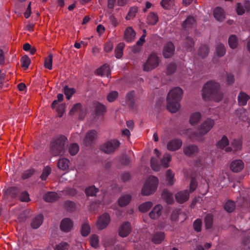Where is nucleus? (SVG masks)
Returning a JSON list of instances; mask_svg holds the SVG:
<instances>
[{"instance_id":"obj_5","label":"nucleus","mask_w":250,"mask_h":250,"mask_svg":"<svg viewBox=\"0 0 250 250\" xmlns=\"http://www.w3.org/2000/svg\"><path fill=\"white\" fill-rule=\"evenodd\" d=\"M160 62V60L158 54L152 52L149 54L146 61L143 63V70L145 71H150L159 66Z\"/></svg>"},{"instance_id":"obj_20","label":"nucleus","mask_w":250,"mask_h":250,"mask_svg":"<svg viewBox=\"0 0 250 250\" xmlns=\"http://www.w3.org/2000/svg\"><path fill=\"white\" fill-rule=\"evenodd\" d=\"M162 210L163 206L160 204H157L150 212L149 215L151 219H156L161 216Z\"/></svg>"},{"instance_id":"obj_25","label":"nucleus","mask_w":250,"mask_h":250,"mask_svg":"<svg viewBox=\"0 0 250 250\" xmlns=\"http://www.w3.org/2000/svg\"><path fill=\"white\" fill-rule=\"evenodd\" d=\"M201 118L202 115L200 112H195L192 113L189 117V123L192 125H195L199 122Z\"/></svg>"},{"instance_id":"obj_16","label":"nucleus","mask_w":250,"mask_h":250,"mask_svg":"<svg viewBox=\"0 0 250 250\" xmlns=\"http://www.w3.org/2000/svg\"><path fill=\"white\" fill-rule=\"evenodd\" d=\"M154 153L157 157H152L150 162L151 166L153 170L158 171L160 170V166L158 163V158L160 155V152L158 149L155 148L154 150Z\"/></svg>"},{"instance_id":"obj_26","label":"nucleus","mask_w":250,"mask_h":250,"mask_svg":"<svg viewBox=\"0 0 250 250\" xmlns=\"http://www.w3.org/2000/svg\"><path fill=\"white\" fill-rule=\"evenodd\" d=\"M144 34L140 37L139 40L137 42L136 45L134 46L132 48V50L134 52L137 53L140 51L141 49V46L143 45V44L145 42V38L146 36V30H143Z\"/></svg>"},{"instance_id":"obj_54","label":"nucleus","mask_w":250,"mask_h":250,"mask_svg":"<svg viewBox=\"0 0 250 250\" xmlns=\"http://www.w3.org/2000/svg\"><path fill=\"white\" fill-rule=\"evenodd\" d=\"M21 66L27 68L30 63V60L27 56H24L21 59Z\"/></svg>"},{"instance_id":"obj_15","label":"nucleus","mask_w":250,"mask_h":250,"mask_svg":"<svg viewBox=\"0 0 250 250\" xmlns=\"http://www.w3.org/2000/svg\"><path fill=\"white\" fill-rule=\"evenodd\" d=\"M189 195V192L188 190H182L175 194V198L177 202L182 204L188 200Z\"/></svg>"},{"instance_id":"obj_8","label":"nucleus","mask_w":250,"mask_h":250,"mask_svg":"<svg viewBox=\"0 0 250 250\" xmlns=\"http://www.w3.org/2000/svg\"><path fill=\"white\" fill-rule=\"evenodd\" d=\"M110 217L108 214L104 213L101 215L99 217L96 223L98 229L102 230L106 228L110 222Z\"/></svg>"},{"instance_id":"obj_63","label":"nucleus","mask_w":250,"mask_h":250,"mask_svg":"<svg viewBox=\"0 0 250 250\" xmlns=\"http://www.w3.org/2000/svg\"><path fill=\"white\" fill-rule=\"evenodd\" d=\"M20 200L22 202H28L30 200L29 195L26 191H23L21 193L20 195Z\"/></svg>"},{"instance_id":"obj_18","label":"nucleus","mask_w":250,"mask_h":250,"mask_svg":"<svg viewBox=\"0 0 250 250\" xmlns=\"http://www.w3.org/2000/svg\"><path fill=\"white\" fill-rule=\"evenodd\" d=\"M182 145V142L180 139H173L169 141L167 145V148L169 151H175L179 149Z\"/></svg>"},{"instance_id":"obj_2","label":"nucleus","mask_w":250,"mask_h":250,"mask_svg":"<svg viewBox=\"0 0 250 250\" xmlns=\"http://www.w3.org/2000/svg\"><path fill=\"white\" fill-rule=\"evenodd\" d=\"M183 94V91L179 87L171 89L167 96V108L171 113H175L180 108V101Z\"/></svg>"},{"instance_id":"obj_38","label":"nucleus","mask_w":250,"mask_h":250,"mask_svg":"<svg viewBox=\"0 0 250 250\" xmlns=\"http://www.w3.org/2000/svg\"><path fill=\"white\" fill-rule=\"evenodd\" d=\"M171 160V155L169 153H165L161 160V165L165 168L169 166V163Z\"/></svg>"},{"instance_id":"obj_13","label":"nucleus","mask_w":250,"mask_h":250,"mask_svg":"<svg viewBox=\"0 0 250 250\" xmlns=\"http://www.w3.org/2000/svg\"><path fill=\"white\" fill-rule=\"evenodd\" d=\"M245 167L244 163L240 159L234 160L230 165V168L234 172H239L242 170Z\"/></svg>"},{"instance_id":"obj_43","label":"nucleus","mask_w":250,"mask_h":250,"mask_svg":"<svg viewBox=\"0 0 250 250\" xmlns=\"http://www.w3.org/2000/svg\"><path fill=\"white\" fill-rule=\"evenodd\" d=\"M134 92L131 91L126 94V100L127 104L130 107H133V103L134 101Z\"/></svg>"},{"instance_id":"obj_42","label":"nucleus","mask_w":250,"mask_h":250,"mask_svg":"<svg viewBox=\"0 0 250 250\" xmlns=\"http://www.w3.org/2000/svg\"><path fill=\"white\" fill-rule=\"evenodd\" d=\"M231 146L233 148H231L232 151L240 150L242 146V142L240 139L234 140L231 143Z\"/></svg>"},{"instance_id":"obj_46","label":"nucleus","mask_w":250,"mask_h":250,"mask_svg":"<svg viewBox=\"0 0 250 250\" xmlns=\"http://www.w3.org/2000/svg\"><path fill=\"white\" fill-rule=\"evenodd\" d=\"M229 44L231 48H235L238 45V41L235 35H231L229 39Z\"/></svg>"},{"instance_id":"obj_58","label":"nucleus","mask_w":250,"mask_h":250,"mask_svg":"<svg viewBox=\"0 0 250 250\" xmlns=\"http://www.w3.org/2000/svg\"><path fill=\"white\" fill-rule=\"evenodd\" d=\"M68 248V244L66 242H62L57 245L54 250H66Z\"/></svg>"},{"instance_id":"obj_56","label":"nucleus","mask_w":250,"mask_h":250,"mask_svg":"<svg viewBox=\"0 0 250 250\" xmlns=\"http://www.w3.org/2000/svg\"><path fill=\"white\" fill-rule=\"evenodd\" d=\"M90 244L92 247L96 248L98 246L99 238L96 235H93L90 239Z\"/></svg>"},{"instance_id":"obj_30","label":"nucleus","mask_w":250,"mask_h":250,"mask_svg":"<svg viewBox=\"0 0 250 250\" xmlns=\"http://www.w3.org/2000/svg\"><path fill=\"white\" fill-rule=\"evenodd\" d=\"M59 196L56 193L54 192H48V193H46L44 196L43 198L44 200L46 202H51L56 201L59 198Z\"/></svg>"},{"instance_id":"obj_4","label":"nucleus","mask_w":250,"mask_h":250,"mask_svg":"<svg viewBox=\"0 0 250 250\" xmlns=\"http://www.w3.org/2000/svg\"><path fill=\"white\" fill-rule=\"evenodd\" d=\"M159 179L155 176H150L145 181L141 190V193L144 196H149L154 193L157 189Z\"/></svg>"},{"instance_id":"obj_40","label":"nucleus","mask_w":250,"mask_h":250,"mask_svg":"<svg viewBox=\"0 0 250 250\" xmlns=\"http://www.w3.org/2000/svg\"><path fill=\"white\" fill-rule=\"evenodd\" d=\"M69 161L65 158L61 159L58 163V167L60 169L66 170L68 168Z\"/></svg>"},{"instance_id":"obj_7","label":"nucleus","mask_w":250,"mask_h":250,"mask_svg":"<svg viewBox=\"0 0 250 250\" xmlns=\"http://www.w3.org/2000/svg\"><path fill=\"white\" fill-rule=\"evenodd\" d=\"M120 145V143L118 140L116 139L111 140L103 144L101 146V149L105 153H110L117 150Z\"/></svg>"},{"instance_id":"obj_27","label":"nucleus","mask_w":250,"mask_h":250,"mask_svg":"<svg viewBox=\"0 0 250 250\" xmlns=\"http://www.w3.org/2000/svg\"><path fill=\"white\" fill-rule=\"evenodd\" d=\"M175 173L171 169H168L166 172V181L167 185L172 186L175 182Z\"/></svg>"},{"instance_id":"obj_32","label":"nucleus","mask_w":250,"mask_h":250,"mask_svg":"<svg viewBox=\"0 0 250 250\" xmlns=\"http://www.w3.org/2000/svg\"><path fill=\"white\" fill-rule=\"evenodd\" d=\"M93 107L96 114L98 115H102L105 112V106L99 103L95 102L93 104Z\"/></svg>"},{"instance_id":"obj_23","label":"nucleus","mask_w":250,"mask_h":250,"mask_svg":"<svg viewBox=\"0 0 250 250\" xmlns=\"http://www.w3.org/2000/svg\"><path fill=\"white\" fill-rule=\"evenodd\" d=\"M132 197L129 194H123L118 199V204L120 207L127 205L131 201Z\"/></svg>"},{"instance_id":"obj_61","label":"nucleus","mask_w":250,"mask_h":250,"mask_svg":"<svg viewBox=\"0 0 250 250\" xmlns=\"http://www.w3.org/2000/svg\"><path fill=\"white\" fill-rule=\"evenodd\" d=\"M197 186V183L194 178H192L190 184V189L188 190L189 194L194 191L196 188Z\"/></svg>"},{"instance_id":"obj_6","label":"nucleus","mask_w":250,"mask_h":250,"mask_svg":"<svg viewBox=\"0 0 250 250\" xmlns=\"http://www.w3.org/2000/svg\"><path fill=\"white\" fill-rule=\"evenodd\" d=\"M66 138L61 136L54 139L51 144L50 149L54 155L61 154L65 148Z\"/></svg>"},{"instance_id":"obj_51","label":"nucleus","mask_w":250,"mask_h":250,"mask_svg":"<svg viewBox=\"0 0 250 250\" xmlns=\"http://www.w3.org/2000/svg\"><path fill=\"white\" fill-rule=\"evenodd\" d=\"M75 91L73 88H70L67 86L64 88V93L67 99H69Z\"/></svg>"},{"instance_id":"obj_53","label":"nucleus","mask_w":250,"mask_h":250,"mask_svg":"<svg viewBox=\"0 0 250 250\" xmlns=\"http://www.w3.org/2000/svg\"><path fill=\"white\" fill-rule=\"evenodd\" d=\"M225 209L229 212H232L235 208V204L232 201H228L224 206Z\"/></svg>"},{"instance_id":"obj_47","label":"nucleus","mask_w":250,"mask_h":250,"mask_svg":"<svg viewBox=\"0 0 250 250\" xmlns=\"http://www.w3.org/2000/svg\"><path fill=\"white\" fill-rule=\"evenodd\" d=\"M137 11L138 8L136 7H131L126 16V19L130 20L133 19L136 16Z\"/></svg>"},{"instance_id":"obj_19","label":"nucleus","mask_w":250,"mask_h":250,"mask_svg":"<svg viewBox=\"0 0 250 250\" xmlns=\"http://www.w3.org/2000/svg\"><path fill=\"white\" fill-rule=\"evenodd\" d=\"M228 182L229 178L228 174L226 172L222 171L219 174L218 179L216 185L219 187L223 188L226 186Z\"/></svg>"},{"instance_id":"obj_57","label":"nucleus","mask_w":250,"mask_h":250,"mask_svg":"<svg viewBox=\"0 0 250 250\" xmlns=\"http://www.w3.org/2000/svg\"><path fill=\"white\" fill-rule=\"evenodd\" d=\"M118 96V93L116 91H113L109 93L107 96V99L108 102H113Z\"/></svg>"},{"instance_id":"obj_55","label":"nucleus","mask_w":250,"mask_h":250,"mask_svg":"<svg viewBox=\"0 0 250 250\" xmlns=\"http://www.w3.org/2000/svg\"><path fill=\"white\" fill-rule=\"evenodd\" d=\"M51 168L49 167H46L43 170L42 174L41 176V178L42 180H45L48 176L51 173Z\"/></svg>"},{"instance_id":"obj_36","label":"nucleus","mask_w":250,"mask_h":250,"mask_svg":"<svg viewBox=\"0 0 250 250\" xmlns=\"http://www.w3.org/2000/svg\"><path fill=\"white\" fill-rule=\"evenodd\" d=\"M125 44L123 42L119 43L115 49L116 57L118 59L121 58L123 54V50Z\"/></svg>"},{"instance_id":"obj_28","label":"nucleus","mask_w":250,"mask_h":250,"mask_svg":"<svg viewBox=\"0 0 250 250\" xmlns=\"http://www.w3.org/2000/svg\"><path fill=\"white\" fill-rule=\"evenodd\" d=\"M235 115L239 120L245 122L248 120V112L243 108H239L236 110Z\"/></svg>"},{"instance_id":"obj_59","label":"nucleus","mask_w":250,"mask_h":250,"mask_svg":"<svg viewBox=\"0 0 250 250\" xmlns=\"http://www.w3.org/2000/svg\"><path fill=\"white\" fill-rule=\"evenodd\" d=\"M205 223L207 228L211 227L212 223V216L211 214H207L205 218Z\"/></svg>"},{"instance_id":"obj_22","label":"nucleus","mask_w":250,"mask_h":250,"mask_svg":"<svg viewBox=\"0 0 250 250\" xmlns=\"http://www.w3.org/2000/svg\"><path fill=\"white\" fill-rule=\"evenodd\" d=\"M213 15L215 19L218 21H222L225 18L224 10L221 7H216L213 11Z\"/></svg>"},{"instance_id":"obj_21","label":"nucleus","mask_w":250,"mask_h":250,"mask_svg":"<svg viewBox=\"0 0 250 250\" xmlns=\"http://www.w3.org/2000/svg\"><path fill=\"white\" fill-rule=\"evenodd\" d=\"M96 74L102 77H108L110 75V67L108 64H105L96 70Z\"/></svg>"},{"instance_id":"obj_24","label":"nucleus","mask_w":250,"mask_h":250,"mask_svg":"<svg viewBox=\"0 0 250 250\" xmlns=\"http://www.w3.org/2000/svg\"><path fill=\"white\" fill-rule=\"evenodd\" d=\"M43 220V216L42 214H39L35 217L31 223V227L33 229H36L40 227Z\"/></svg>"},{"instance_id":"obj_45","label":"nucleus","mask_w":250,"mask_h":250,"mask_svg":"<svg viewBox=\"0 0 250 250\" xmlns=\"http://www.w3.org/2000/svg\"><path fill=\"white\" fill-rule=\"evenodd\" d=\"M90 232V227L89 224L84 223L82 226L81 233L83 236H87Z\"/></svg>"},{"instance_id":"obj_44","label":"nucleus","mask_w":250,"mask_h":250,"mask_svg":"<svg viewBox=\"0 0 250 250\" xmlns=\"http://www.w3.org/2000/svg\"><path fill=\"white\" fill-rule=\"evenodd\" d=\"M216 54L219 57H222L226 53L225 46L222 43H219L216 45Z\"/></svg>"},{"instance_id":"obj_35","label":"nucleus","mask_w":250,"mask_h":250,"mask_svg":"<svg viewBox=\"0 0 250 250\" xmlns=\"http://www.w3.org/2000/svg\"><path fill=\"white\" fill-rule=\"evenodd\" d=\"M153 203L151 201H147L141 204L139 207V209L142 212H146L152 207Z\"/></svg>"},{"instance_id":"obj_29","label":"nucleus","mask_w":250,"mask_h":250,"mask_svg":"<svg viewBox=\"0 0 250 250\" xmlns=\"http://www.w3.org/2000/svg\"><path fill=\"white\" fill-rule=\"evenodd\" d=\"M162 197L168 204H171L174 202L172 194L167 189H164L162 194Z\"/></svg>"},{"instance_id":"obj_48","label":"nucleus","mask_w":250,"mask_h":250,"mask_svg":"<svg viewBox=\"0 0 250 250\" xmlns=\"http://www.w3.org/2000/svg\"><path fill=\"white\" fill-rule=\"evenodd\" d=\"M53 56L50 54L44 61V66L46 68L51 70L52 68Z\"/></svg>"},{"instance_id":"obj_3","label":"nucleus","mask_w":250,"mask_h":250,"mask_svg":"<svg viewBox=\"0 0 250 250\" xmlns=\"http://www.w3.org/2000/svg\"><path fill=\"white\" fill-rule=\"evenodd\" d=\"M215 121L210 118H208L203 121L197 128L196 132L189 134V137L192 139L200 140V138L207 134L214 126Z\"/></svg>"},{"instance_id":"obj_31","label":"nucleus","mask_w":250,"mask_h":250,"mask_svg":"<svg viewBox=\"0 0 250 250\" xmlns=\"http://www.w3.org/2000/svg\"><path fill=\"white\" fill-rule=\"evenodd\" d=\"M198 151V148L196 146L189 145L186 146L184 148V153L187 155H194Z\"/></svg>"},{"instance_id":"obj_39","label":"nucleus","mask_w":250,"mask_h":250,"mask_svg":"<svg viewBox=\"0 0 250 250\" xmlns=\"http://www.w3.org/2000/svg\"><path fill=\"white\" fill-rule=\"evenodd\" d=\"M174 0H162L160 2L161 6L165 9H171L174 5Z\"/></svg>"},{"instance_id":"obj_62","label":"nucleus","mask_w":250,"mask_h":250,"mask_svg":"<svg viewBox=\"0 0 250 250\" xmlns=\"http://www.w3.org/2000/svg\"><path fill=\"white\" fill-rule=\"evenodd\" d=\"M176 70V65L174 63H171L167 67V73L169 75L173 74Z\"/></svg>"},{"instance_id":"obj_14","label":"nucleus","mask_w":250,"mask_h":250,"mask_svg":"<svg viewBox=\"0 0 250 250\" xmlns=\"http://www.w3.org/2000/svg\"><path fill=\"white\" fill-rule=\"evenodd\" d=\"M229 144V141L226 136H223L222 138L217 142V147L221 149L225 148V151L229 152H231L232 149L230 147H227Z\"/></svg>"},{"instance_id":"obj_17","label":"nucleus","mask_w":250,"mask_h":250,"mask_svg":"<svg viewBox=\"0 0 250 250\" xmlns=\"http://www.w3.org/2000/svg\"><path fill=\"white\" fill-rule=\"evenodd\" d=\"M175 47L173 44L169 42L167 43L163 49V55L165 58H168L171 57L174 54Z\"/></svg>"},{"instance_id":"obj_11","label":"nucleus","mask_w":250,"mask_h":250,"mask_svg":"<svg viewBox=\"0 0 250 250\" xmlns=\"http://www.w3.org/2000/svg\"><path fill=\"white\" fill-rule=\"evenodd\" d=\"M135 37L136 32L132 27L129 26L125 28L124 33V37L126 42H132L134 41Z\"/></svg>"},{"instance_id":"obj_41","label":"nucleus","mask_w":250,"mask_h":250,"mask_svg":"<svg viewBox=\"0 0 250 250\" xmlns=\"http://www.w3.org/2000/svg\"><path fill=\"white\" fill-rule=\"evenodd\" d=\"M147 21L148 24L154 25L158 21V17L156 13L151 12L148 16Z\"/></svg>"},{"instance_id":"obj_60","label":"nucleus","mask_w":250,"mask_h":250,"mask_svg":"<svg viewBox=\"0 0 250 250\" xmlns=\"http://www.w3.org/2000/svg\"><path fill=\"white\" fill-rule=\"evenodd\" d=\"M202 221L201 219H197L193 223V228L195 230L200 231L201 229Z\"/></svg>"},{"instance_id":"obj_37","label":"nucleus","mask_w":250,"mask_h":250,"mask_svg":"<svg viewBox=\"0 0 250 250\" xmlns=\"http://www.w3.org/2000/svg\"><path fill=\"white\" fill-rule=\"evenodd\" d=\"M195 22V20L193 17H188L184 22L183 27L184 29H187L192 27Z\"/></svg>"},{"instance_id":"obj_52","label":"nucleus","mask_w":250,"mask_h":250,"mask_svg":"<svg viewBox=\"0 0 250 250\" xmlns=\"http://www.w3.org/2000/svg\"><path fill=\"white\" fill-rule=\"evenodd\" d=\"M79 150V147L77 144H72L70 145L69 147V153L71 155H74L77 154Z\"/></svg>"},{"instance_id":"obj_50","label":"nucleus","mask_w":250,"mask_h":250,"mask_svg":"<svg viewBox=\"0 0 250 250\" xmlns=\"http://www.w3.org/2000/svg\"><path fill=\"white\" fill-rule=\"evenodd\" d=\"M98 191V189L94 186H90L85 189V193L87 196H94Z\"/></svg>"},{"instance_id":"obj_49","label":"nucleus","mask_w":250,"mask_h":250,"mask_svg":"<svg viewBox=\"0 0 250 250\" xmlns=\"http://www.w3.org/2000/svg\"><path fill=\"white\" fill-rule=\"evenodd\" d=\"M209 52L208 47L207 45L201 47L199 51V55L202 58L207 56Z\"/></svg>"},{"instance_id":"obj_64","label":"nucleus","mask_w":250,"mask_h":250,"mask_svg":"<svg viewBox=\"0 0 250 250\" xmlns=\"http://www.w3.org/2000/svg\"><path fill=\"white\" fill-rule=\"evenodd\" d=\"M81 109V104L79 103L75 104L70 109V113L73 114L79 112Z\"/></svg>"},{"instance_id":"obj_34","label":"nucleus","mask_w":250,"mask_h":250,"mask_svg":"<svg viewBox=\"0 0 250 250\" xmlns=\"http://www.w3.org/2000/svg\"><path fill=\"white\" fill-rule=\"evenodd\" d=\"M250 98L249 95L244 92H240L238 96V104L240 105H245Z\"/></svg>"},{"instance_id":"obj_10","label":"nucleus","mask_w":250,"mask_h":250,"mask_svg":"<svg viewBox=\"0 0 250 250\" xmlns=\"http://www.w3.org/2000/svg\"><path fill=\"white\" fill-rule=\"evenodd\" d=\"M73 227L72 221L69 218H64L62 220L60 224L61 230L64 232L70 231Z\"/></svg>"},{"instance_id":"obj_1","label":"nucleus","mask_w":250,"mask_h":250,"mask_svg":"<svg viewBox=\"0 0 250 250\" xmlns=\"http://www.w3.org/2000/svg\"><path fill=\"white\" fill-rule=\"evenodd\" d=\"M219 85L217 83L210 81L207 83L202 89V96L205 100H212L216 102L221 101L223 94L219 90Z\"/></svg>"},{"instance_id":"obj_12","label":"nucleus","mask_w":250,"mask_h":250,"mask_svg":"<svg viewBox=\"0 0 250 250\" xmlns=\"http://www.w3.org/2000/svg\"><path fill=\"white\" fill-rule=\"evenodd\" d=\"M131 231V227L130 223H123L119 229V234L122 237H126Z\"/></svg>"},{"instance_id":"obj_9","label":"nucleus","mask_w":250,"mask_h":250,"mask_svg":"<svg viewBox=\"0 0 250 250\" xmlns=\"http://www.w3.org/2000/svg\"><path fill=\"white\" fill-rule=\"evenodd\" d=\"M98 132L95 130H91L88 131L84 137L83 143L86 146L91 145L97 138Z\"/></svg>"},{"instance_id":"obj_33","label":"nucleus","mask_w":250,"mask_h":250,"mask_svg":"<svg viewBox=\"0 0 250 250\" xmlns=\"http://www.w3.org/2000/svg\"><path fill=\"white\" fill-rule=\"evenodd\" d=\"M165 238V234L163 232L155 233L152 237V241L155 244L161 243Z\"/></svg>"}]
</instances>
